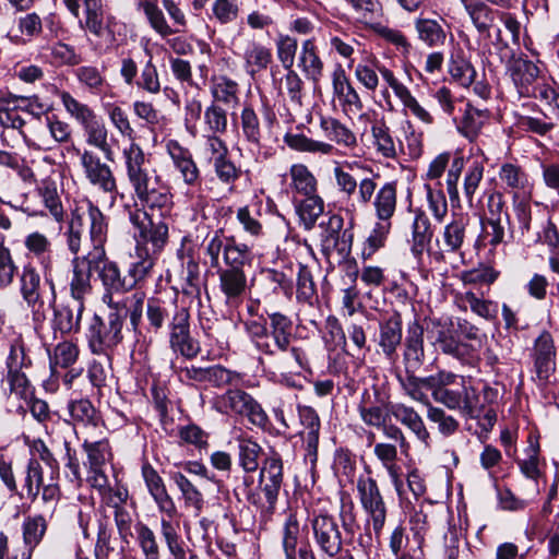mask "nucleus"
<instances>
[{
  "instance_id": "1",
  "label": "nucleus",
  "mask_w": 559,
  "mask_h": 559,
  "mask_svg": "<svg viewBox=\"0 0 559 559\" xmlns=\"http://www.w3.org/2000/svg\"><path fill=\"white\" fill-rule=\"evenodd\" d=\"M267 317L269 326L255 320L245 323L250 340L260 353V364L280 373H299L307 369L306 352L294 344L292 319L278 311L267 312Z\"/></svg>"
},
{
  "instance_id": "2",
  "label": "nucleus",
  "mask_w": 559,
  "mask_h": 559,
  "mask_svg": "<svg viewBox=\"0 0 559 559\" xmlns=\"http://www.w3.org/2000/svg\"><path fill=\"white\" fill-rule=\"evenodd\" d=\"M267 317L269 326L255 320L245 323L250 340L260 353V364L280 373H299L307 369L306 352L294 344L292 319L278 311L267 312Z\"/></svg>"
},
{
  "instance_id": "3",
  "label": "nucleus",
  "mask_w": 559,
  "mask_h": 559,
  "mask_svg": "<svg viewBox=\"0 0 559 559\" xmlns=\"http://www.w3.org/2000/svg\"><path fill=\"white\" fill-rule=\"evenodd\" d=\"M92 219L91 240L93 242L92 255H95L94 272L102 282L105 294L103 300L107 306H115L114 294H124L132 290L131 282L127 275H122L118 264L106 257L104 243L107 238L108 224L104 214L90 206Z\"/></svg>"
},
{
  "instance_id": "4",
  "label": "nucleus",
  "mask_w": 559,
  "mask_h": 559,
  "mask_svg": "<svg viewBox=\"0 0 559 559\" xmlns=\"http://www.w3.org/2000/svg\"><path fill=\"white\" fill-rule=\"evenodd\" d=\"M106 317L95 313L88 321L85 337L94 355L109 357L110 353L122 342V328L128 318L127 305L117 302L108 306Z\"/></svg>"
},
{
  "instance_id": "5",
  "label": "nucleus",
  "mask_w": 559,
  "mask_h": 559,
  "mask_svg": "<svg viewBox=\"0 0 559 559\" xmlns=\"http://www.w3.org/2000/svg\"><path fill=\"white\" fill-rule=\"evenodd\" d=\"M66 111L83 129L87 145L99 150L107 160H114V150L108 142L109 131L100 117L87 104L81 103L67 91L58 92Z\"/></svg>"
},
{
  "instance_id": "6",
  "label": "nucleus",
  "mask_w": 559,
  "mask_h": 559,
  "mask_svg": "<svg viewBox=\"0 0 559 559\" xmlns=\"http://www.w3.org/2000/svg\"><path fill=\"white\" fill-rule=\"evenodd\" d=\"M214 408L224 415L247 417L259 427L265 428L269 417L262 406L246 391L229 389L214 400Z\"/></svg>"
},
{
  "instance_id": "7",
  "label": "nucleus",
  "mask_w": 559,
  "mask_h": 559,
  "mask_svg": "<svg viewBox=\"0 0 559 559\" xmlns=\"http://www.w3.org/2000/svg\"><path fill=\"white\" fill-rule=\"evenodd\" d=\"M358 499L367 515V526L371 527L377 539L384 528L388 508L377 480L371 476H359L356 484Z\"/></svg>"
},
{
  "instance_id": "8",
  "label": "nucleus",
  "mask_w": 559,
  "mask_h": 559,
  "mask_svg": "<svg viewBox=\"0 0 559 559\" xmlns=\"http://www.w3.org/2000/svg\"><path fill=\"white\" fill-rule=\"evenodd\" d=\"M167 328L168 344L174 354L191 360L201 353V344L190 331V313L187 308H176Z\"/></svg>"
},
{
  "instance_id": "9",
  "label": "nucleus",
  "mask_w": 559,
  "mask_h": 559,
  "mask_svg": "<svg viewBox=\"0 0 559 559\" xmlns=\"http://www.w3.org/2000/svg\"><path fill=\"white\" fill-rule=\"evenodd\" d=\"M499 61L502 63L509 59L507 71L521 97L534 94L535 84L540 81V70L536 63L526 58H510L511 50L507 44L497 45Z\"/></svg>"
},
{
  "instance_id": "10",
  "label": "nucleus",
  "mask_w": 559,
  "mask_h": 559,
  "mask_svg": "<svg viewBox=\"0 0 559 559\" xmlns=\"http://www.w3.org/2000/svg\"><path fill=\"white\" fill-rule=\"evenodd\" d=\"M121 154L126 177L134 194L160 177L139 143L128 144Z\"/></svg>"
},
{
  "instance_id": "11",
  "label": "nucleus",
  "mask_w": 559,
  "mask_h": 559,
  "mask_svg": "<svg viewBox=\"0 0 559 559\" xmlns=\"http://www.w3.org/2000/svg\"><path fill=\"white\" fill-rule=\"evenodd\" d=\"M314 545L328 558H336L343 550L344 539L336 519L328 513L314 514L310 520Z\"/></svg>"
},
{
  "instance_id": "12",
  "label": "nucleus",
  "mask_w": 559,
  "mask_h": 559,
  "mask_svg": "<svg viewBox=\"0 0 559 559\" xmlns=\"http://www.w3.org/2000/svg\"><path fill=\"white\" fill-rule=\"evenodd\" d=\"M74 150L80 157V164L87 181L104 193H117V180L110 166L102 162L100 157L91 150Z\"/></svg>"
},
{
  "instance_id": "13",
  "label": "nucleus",
  "mask_w": 559,
  "mask_h": 559,
  "mask_svg": "<svg viewBox=\"0 0 559 559\" xmlns=\"http://www.w3.org/2000/svg\"><path fill=\"white\" fill-rule=\"evenodd\" d=\"M74 150L80 157V164L87 181L104 193H117V180L110 166L102 162L100 157L91 150Z\"/></svg>"
},
{
  "instance_id": "14",
  "label": "nucleus",
  "mask_w": 559,
  "mask_h": 559,
  "mask_svg": "<svg viewBox=\"0 0 559 559\" xmlns=\"http://www.w3.org/2000/svg\"><path fill=\"white\" fill-rule=\"evenodd\" d=\"M471 217L467 213H453L451 221L443 227L441 241H438L440 251L435 254L437 260H443V254L460 253L467 238V227Z\"/></svg>"
},
{
  "instance_id": "15",
  "label": "nucleus",
  "mask_w": 559,
  "mask_h": 559,
  "mask_svg": "<svg viewBox=\"0 0 559 559\" xmlns=\"http://www.w3.org/2000/svg\"><path fill=\"white\" fill-rule=\"evenodd\" d=\"M141 476L158 511L166 514L167 520L173 519L177 514V507L159 473L150 462L145 461L141 466Z\"/></svg>"
},
{
  "instance_id": "16",
  "label": "nucleus",
  "mask_w": 559,
  "mask_h": 559,
  "mask_svg": "<svg viewBox=\"0 0 559 559\" xmlns=\"http://www.w3.org/2000/svg\"><path fill=\"white\" fill-rule=\"evenodd\" d=\"M72 275L69 283L70 296L73 301L85 305V299L92 294V273L94 272L95 255L92 251L82 257H74L72 262Z\"/></svg>"
},
{
  "instance_id": "17",
  "label": "nucleus",
  "mask_w": 559,
  "mask_h": 559,
  "mask_svg": "<svg viewBox=\"0 0 559 559\" xmlns=\"http://www.w3.org/2000/svg\"><path fill=\"white\" fill-rule=\"evenodd\" d=\"M424 362V328L417 321H414L407 328L403 349L404 372L409 374L412 382H416L415 374L420 371Z\"/></svg>"
},
{
  "instance_id": "18",
  "label": "nucleus",
  "mask_w": 559,
  "mask_h": 559,
  "mask_svg": "<svg viewBox=\"0 0 559 559\" xmlns=\"http://www.w3.org/2000/svg\"><path fill=\"white\" fill-rule=\"evenodd\" d=\"M24 247L28 254L37 259L41 265L45 282L49 285L52 301H56V286L52 280V243L50 239L40 231H33L24 238Z\"/></svg>"
},
{
  "instance_id": "19",
  "label": "nucleus",
  "mask_w": 559,
  "mask_h": 559,
  "mask_svg": "<svg viewBox=\"0 0 559 559\" xmlns=\"http://www.w3.org/2000/svg\"><path fill=\"white\" fill-rule=\"evenodd\" d=\"M260 485L269 504V510L273 511L283 485V462L277 453L267 456L260 469Z\"/></svg>"
},
{
  "instance_id": "20",
  "label": "nucleus",
  "mask_w": 559,
  "mask_h": 559,
  "mask_svg": "<svg viewBox=\"0 0 559 559\" xmlns=\"http://www.w3.org/2000/svg\"><path fill=\"white\" fill-rule=\"evenodd\" d=\"M464 11L480 37L490 38L500 11L483 0H461Z\"/></svg>"
},
{
  "instance_id": "21",
  "label": "nucleus",
  "mask_w": 559,
  "mask_h": 559,
  "mask_svg": "<svg viewBox=\"0 0 559 559\" xmlns=\"http://www.w3.org/2000/svg\"><path fill=\"white\" fill-rule=\"evenodd\" d=\"M301 536L300 524L296 513L289 512L282 528V548L285 559H316V556L307 544L299 546Z\"/></svg>"
},
{
  "instance_id": "22",
  "label": "nucleus",
  "mask_w": 559,
  "mask_h": 559,
  "mask_svg": "<svg viewBox=\"0 0 559 559\" xmlns=\"http://www.w3.org/2000/svg\"><path fill=\"white\" fill-rule=\"evenodd\" d=\"M402 317L399 312H393L379 321L377 344L381 353L389 360H393L396 357V350L402 343Z\"/></svg>"
},
{
  "instance_id": "23",
  "label": "nucleus",
  "mask_w": 559,
  "mask_h": 559,
  "mask_svg": "<svg viewBox=\"0 0 559 559\" xmlns=\"http://www.w3.org/2000/svg\"><path fill=\"white\" fill-rule=\"evenodd\" d=\"M167 152L175 169L180 174L187 186L194 187L200 183V170L193 160L191 152L175 140L168 141Z\"/></svg>"
},
{
  "instance_id": "24",
  "label": "nucleus",
  "mask_w": 559,
  "mask_h": 559,
  "mask_svg": "<svg viewBox=\"0 0 559 559\" xmlns=\"http://www.w3.org/2000/svg\"><path fill=\"white\" fill-rule=\"evenodd\" d=\"M377 68L383 80L393 90L395 96L402 102L404 107L407 108L420 121L427 124H431L433 122V118L430 112L417 102L409 90L395 78L393 72L386 67L377 66Z\"/></svg>"
},
{
  "instance_id": "25",
  "label": "nucleus",
  "mask_w": 559,
  "mask_h": 559,
  "mask_svg": "<svg viewBox=\"0 0 559 559\" xmlns=\"http://www.w3.org/2000/svg\"><path fill=\"white\" fill-rule=\"evenodd\" d=\"M219 290L225 297L228 306L239 305L247 289V275L245 270L217 269Z\"/></svg>"
},
{
  "instance_id": "26",
  "label": "nucleus",
  "mask_w": 559,
  "mask_h": 559,
  "mask_svg": "<svg viewBox=\"0 0 559 559\" xmlns=\"http://www.w3.org/2000/svg\"><path fill=\"white\" fill-rule=\"evenodd\" d=\"M373 397L369 390H365L358 404V413L365 425L380 429L390 418L391 408L379 399L377 389H373Z\"/></svg>"
},
{
  "instance_id": "27",
  "label": "nucleus",
  "mask_w": 559,
  "mask_h": 559,
  "mask_svg": "<svg viewBox=\"0 0 559 559\" xmlns=\"http://www.w3.org/2000/svg\"><path fill=\"white\" fill-rule=\"evenodd\" d=\"M534 368L539 380H547L555 370L556 348L550 332L544 330L534 343Z\"/></svg>"
},
{
  "instance_id": "28",
  "label": "nucleus",
  "mask_w": 559,
  "mask_h": 559,
  "mask_svg": "<svg viewBox=\"0 0 559 559\" xmlns=\"http://www.w3.org/2000/svg\"><path fill=\"white\" fill-rule=\"evenodd\" d=\"M134 195L144 207L158 210L162 216L168 214L174 205L173 194L160 177Z\"/></svg>"
},
{
  "instance_id": "29",
  "label": "nucleus",
  "mask_w": 559,
  "mask_h": 559,
  "mask_svg": "<svg viewBox=\"0 0 559 559\" xmlns=\"http://www.w3.org/2000/svg\"><path fill=\"white\" fill-rule=\"evenodd\" d=\"M413 214L414 217L411 225L412 238L409 240L411 252L417 260H420L432 240L433 228L430 218L424 210L415 209Z\"/></svg>"
},
{
  "instance_id": "30",
  "label": "nucleus",
  "mask_w": 559,
  "mask_h": 559,
  "mask_svg": "<svg viewBox=\"0 0 559 559\" xmlns=\"http://www.w3.org/2000/svg\"><path fill=\"white\" fill-rule=\"evenodd\" d=\"M20 294L27 307L39 310L44 306L41 276L35 266H23L20 276Z\"/></svg>"
},
{
  "instance_id": "31",
  "label": "nucleus",
  "mask_w": 559,
  "mask_h": 559,
  "mask_svg": "<svg viewBox=\"0 0 559 559\" xmlns=\"http://www.w3.org/2000/svg\"><path fill=\"white\" fill-rule=\"evenodd\" d=\"M372 207L378 222L391 223L397 210L396 181H388L378 188Z\"/></svg>"
},
{
  "instance_id": "32",
  "label": "nucleus",
  "mask_w": 559,
  "mask_h": 559,
  "mask_svg": "<svg viewBox=\"0 0 559 559\" xmlns=\"http://www.w3.org/2000/svg\"><path fill=\"white\" fill-rule=\"evenodd\" d=\"M85 305L71 301L62 304L53 310V328L61 334H72L80 331Z\"/></svg>"
},
{
  "instance_id": "33",
  "label": "nucleus",
  "mask_w": 559,
  "mask_h": 559,
  "mask_svg": "<svg viewBox=\"0 0 559 559\" xmlns=\"http://www.w3.org/2000/svg\"><path fill=\"white\" fill-rule=\"evenodd\" d=\"M84 21L80 22L81 28L87 31L96 37H103L107 32L112 35L110 29V20L105 21V10L103 0H83Z\"/></svg>"
},
{
  "instance_id": "34",
  "label": "nucleus",
  "mask_w": 559,
  "mask_h": 559,
  "mask_svg": "<svg viewBox=\"0 0 559 559\" xmlns=\"http://www.w3.org/2000/svg\"><path fill=\"white\" fill-rule=\"evenodd\" d=\"M447 23L443 19L418 17L414 22L417 38L428 48H438L445 44Z\"/></svg>"
},
{
  "instance_id": "35",
  "label": "nucleus",
  "mask_w": 559,
  "mask_h": 559,
  "mask_svg": "<svg viewBox=\"0 0 559 559\" xmlns=\"http://www.w3.org/2000/svg\"><path fill=\"white\" fill-rule=\"evenodd\" d=\"M298 60L299 68L308 79L314 82L320 80L324 70V62L319 56L316 38L312 37L302 41Z\"/></svg>"
},
{
  "instance_id": "36",
  "label": "nucleus",
  "mask_w": 559,
  "mask_h": 559,
  "mask_svg": "<svg viewBox=\"0 0 559 559\" xmlns=\"http://www.w3.org/2000/svg\"><path fill=\"white\" fill-rule=\"evenodd\" d=\"M155 260V255L151 254L147 248L140 245L136 246L135 255L129 265L127 274L131 281L129 283L132 289L152 276Z\"/></svg>"
},
{
  "instance_id": "37",
  "label": "nucleus",
  "mask_w": 559,
  "mask_h": 559,
  "mask_svg": "<svg viewBox=\"0 0 559 559\" xmlns=\"http://www.w3.org/2000/svg\"><path fill=\"white\" fill-rule=\"evenodd\" d=\"M435 345L445 355L462 362L471 364V345L461 342L451 329L441 328L437 331Z\"/></svg>"
},
{
  "instance_id": "38",
  "label": "nucleus",
  "mask_w": 559,
  "mask_h": 559,
  "mask_svg": "<svg viewBox=\"0 0 559 559\" xmlns=\"http://www.w3.org/2000/svg\"><path fill=\"white\" fill-rule=\"evenodd\" d=\"M333 91L347 110L354 114L362 110V102L343 69L333 73Z\"/></svg>"
},
{
  "instance_id": "39",
  "label": "nucleus",
  "mask_w": 559,
  "mask_h": 559,
  "mask_svg": "<svg viewBox=\"0 0 559 559\" xmlns=\"http://www.w3.org/2000/svg\"><path fill=\"white\" fill-rule=\"evenodd\" d=\"M298 416L300 424L305 428L301 432L306 442L309 455H317L320 432V418L314 408L310 406H298Z\"/></svg>"
},
{
  "instance_id": "40",
  "label": "nucleus",
  "mask_w": 559,
  "mask_h": 559,
  "mask_svg": "<svg viewBox=\"0 0 559 559\" xmlns=\"http://www.w3.org/2000/svg\"><path fill=\"white\" fill-rule=\"evenodd\" d=\"M170 480L177 486L187 508H192L194 515L199 516L204 508L205 500L199 488L181 472H171Z\"/></svg>"
},
{
  "instance_id": "41",
  "label": "nucleus",
  "mask_w": 559,
  "mask_h": 559,
  "mask_svg": "<svg viewBox=\"0 0 559 559\" xmlns=\"http://www.w3.org/2000/svg\"><path fill=\"white\" fill-rule=\"evenodd\" d=\"M37 195L41 199L45 209L55 218L56 222H62L64 217V210L62 206L61 198L58 193L56 181L50 178H44L36 182L35 189Z\"/></svg>"
},
{
  "instance_id": "42",
  "label": "nucleus",
  "mask_w": 559,
  "mask_h": 559,
  "mask_svg": "<svg viewBox=\"0 0 559 559\" xmlns=\"http://www.w3.org/2000/svg\"><path fill=\"white\" fill-rule=\"evenodd\" d=\"M391 415L414 432L418 440L428 445L430 435L424 420L414 408L405 406L404 404H395L391 406Z\"/></svg>"
},
{
  "instance_id": "43",
  "label": "nucleus",
  "mask_w": 559,
  "mask_h": 559,
  "mask_svg": "<svg viewBox=\"0 0 559 559\" xmlns=\"http://www.w3.org/2000/svg\"><path fill=\"white\" fill-rule=\"evenodd\" d=\"M295 206L300 224L306 230H311L316 226L325 207L323 199L317 192L296 201Z\"/></svg>"
},
{
  "instance_id": "44",
  "label": "nucleus",
  "mask_w": 559,
  "mask_h": 559,
  "mask_svg": "<svg viewBox=\"0 0 559 559\" xmlns=\"http://www.w3.org/2000/svg\"><path fill=\"white\" fill-rule=\"evenodd\" d=\"M321 228V247L324 255L329 257L340 247L341 235L344 227V219L338 214H331L326 221L319 224Z\"/></svg>"
},
{
  "instance_id": "45",
  "label": "nucleus",
  "mask_w": 559,
  "mask_h": 559,
  "mask_svg": "<svg viewBox=\"0 0 559 559\" xmlns=\"http://www.w3.org/2000/svg\"><path fill=\"white\" fill-rule=\"evenodd\" d=\"M82 449L86 454V467H105L112 460L110 442L107 438L99 440L84 439Z\"/></svg>"
},
{
  "instance_id": "46",
  "label": "nucleus",
  "mask_w": 559,
  "mask_h": 559,
  "mask_svg": "<svg viewBox=\"0 0 559 559\" xmlns=\"http://www.w3.org/2000/svg\"><path fill=\"white\" fill-rule=\"evenodd\" d=\"M245 69L248 74L254 76L257 73L266 70L273 60L272 51L258 41H251L243 53Z\"/></svg>"
},
{
  "instance_id": "47",
  "label": "nucleus",
  "mask_w": 559,
  "mask_h": 559,
  "mask_svg": "<svg viewBox=\"0 0 559 559\" xmlns=\"http://www.w3.org/2000/svg\"><path fill=\"white\" fill-rule=\"evenodd\" d=\"M68 411L74 424H82L83 426H91L94 428L104 424L100 413L87 399L70 401L68 404Z\"/></svg>"
},
{
  "instance_id": "48",
  "label": "nucleus",
  "mask_w": 559,
  "mask_h": 559,
  "mask_svg": "<svg viewBox=\"0 0 559 559\" xmlns=\"http://www.w3.org/2000/svg\"><path fill=\"white\" fill-rule=\"evenodd\" d=\"M240 128L245 140L254 148L260 150L263 141V130L260 118L251 105H246L240 114Z\"/></svg>"
},
{
  "instance_id": "49",
  "label": "nucleus",
  "mask_w": 559,
  "mask_h": 559,
  "mask_svg": "<svg viewBox=\"0 0 559 559\" xmlns=\"http://www.w3.org/2000/svg\"><path fill=\"white\" fill-rule=\"evenodd\" d=\"M488 119L489 114L487 110H481L471 104H467L463 118L457 126V130L461 134L473 142L479 135Z\"/></svg>"
},
{
  "instance_id": "50",
  "label": "nucleus",
  "mask_w": 559,
  "mask_h": 559,
  "mask_svg": "<svg viewBox=\"0 0 559 559\" xmlns=\"http://www.w3.org/2000/svg\"><path fill=\"white\" fill-rule=\"evenodd\" d=\"M289 188L302 197L317 192L318 181L304 164H294L289 168Z\"/></svg>"
},
{
  "instance_id": "51",
  "label": "nucleus",
  "mask_w": 559,
  "mask_h": 559,
  "mask_svg": "<svg viewBox=\"0 0 559 559\" xmlns=\"http://www.w3.org/2000/svg\"><path fill=\"white\" fill-rule=\"evenodd\" d=\"M211 93L216 104L222 103L234 107L239 103V85L226 75L213 79Z\"/></svg>"
},
{
  "instance_id": "52",
  "label": "nucleus",
  "mask_w": 559,
  "mask_h": 559,
  "mask_svg": "<svg viewBox=\"0 0 559 559\" xmlns=\"http://www.w3.org/2000/svg\"><path fill=\"white\" fill-rule=\"evenodd\" d=\"M223 261L224 269L245 270V266L251 263L250 248L245 243L237 242L234 237H227Z\"/></svg>"
},
{
  "instance_id": "53",
  "label": "nucleus",
  "mask_w": 559,
  "mask_h": 559,
  "mask_svg": "<svg viewBox=\"0 0 559 559\" xmlns=\"http://www.w3.org/2000/svg\"><path fill=\"white\" fill-rule=\"evenodd\" d=\"M160 533L174 559H200L192 550L183 548L177 528L170 520L162 518Z\"/></svg>"
},
{
  "instance_id": "54",
  "label": "nucleus",
  "mask_w": 559,
  "mask_h": 559,
  "mask_svg": "<svg viewBox=\"0 0 559 559\" xmlns=\"http://www.w3.org/2000/svg\"><path fill=\"white\" fill-rule=\"evenodd\" d=\"M371 133L377 152L385 158H396V142L383 120L376 121L371 126Z\"/></svg>"
},
{
  "instance_id": "55",
  "label": "nucleus",
  "mask_w": 559,
  "mask_h": 559,
  "mask_svg": "<svg viewBox=\"0 0 559 559\" xmlns=\"http://www.w3.org/2000/svg\"><path fill=\"white\" fill-rule=\"evenodd\" d=\"M106 112L110 123L116 131L129 141V144L136 143V133L131 124L128 112L117 104H108Z\"/></svg>"
},
{
  "instance_id": "56",
  "label": "nucleus",
  "mask_w": 559,
  "mask_h": 559,
  "mask_svg": "<svg viewBox=\"0 0 559 559\" xmlns=\"http://www.w3.org/2000/svg\"><path fill=\"white\" fill-rule=\"evenodd\" d=\"M356 15L359 23L371 25L382 15L380 0H343Z\"/></svg>"
},
{
  "instance_id": "57",
  "label": "nucleus",
  "mask_w": 559,
  "mask_h": 559,
  "mask_svg": "<svg viewBox=\"0 0 559 559\" xmlns=\"http://www.w3.org/2000/svg\"><path fill=\"white\" fill-rule=\"evenodd\" d=\"M9 354L5 360L8 371L24 370L32 366V360L26 354L25 344L21 335H14L7 343Z\"/></svg>"
},
{
  "instance_id": "58",
  "label": "nucleus",
  "mask_w": 559,
  "mask_h": 559,
  "mask_svg": "<svg viewBox=\"0 0 559 559\" xmlns=\"http://www.w3.org/2000/svg\"><path fill=\"white\" fill-rule=\"evenodd\" d=\"M321 128L331 141L340 145L352 147L357 143L355 134L335 118H322Z\"/></svg>"
},
{
  "instance_id": "59",
  "label": "nucleus",
  "mask_w": 559,
  "mask_h": 559,
  "mask_svg": "<svg viewBox=\"0 0 559 559\" xmlns=\"http://www.w3.org/2000/svg\"><path fill=\"white\" fill-rule=\"evenodd\" d=\"M47 516L37 514L27 516L23 522V539L27 550L33 549L41 542L47 530Z\"/></svg>"
},
{
  "instance_id": "60",
  "label": "nucleus",
  "mask_w": 559,
  "mask_h": 559,
  "mask_svg": "<svg viewBox=\"0 0 559 559\" xmlns=\"http://www.w3.org/2000/svg\"><path fill=\"white\" fill-rule=\"evenodd\" d=\"M139 238L144 243H151L155 255L159 253L168 241V225L164 221L153 222L148 221V225L139 235Z\"/></svg>"
},
{
  "instance_id": "61",
  "label": "nucleus",
  "mask_w": 559,
  "mask_h": 559,
  "mask_svg": "<svg viewBox=\"0 0 559 559\" xmlns=\"http://www.w3.org/2000/svg\"><path fill=\"white\" fill-rule=\"evenodd\" d=\"M392 223L376 222L370 235L367 237L361 249V258L370 259L378 250L385 246Z\"/></svg>"
},
{
  "instance_id": "62",
  "label": "nucleus",
  "mask_w": 559,
  "mask_h": 559,
  "mask_svg": "<svg viewBox=\"0 0 559 559\" xmlns=\"http://www.w3.org/2000/svg\"><path fill=\"white\" fill-rule=\"evenodd\" d=\"M326 45L329 46L330 53H335L349 61V67L353 66V56L355 53V46L359 45L358 40L347 33L333 34L329 33L326 37Z\"/></svg>"
},
{
  "instance_id": "63",
  "label": "nucleus",
  "mask_w": 559,
  "mask_h": 559,
  "mask_svg": "<svg viewBox=\"0 0 559 559\" xmlns=\"http://www.w3.org/2000/svg\"><path fill=\"white\" fill-rule=\"evenodd\" d=\"M286 71L280 83V94H286L293 105L300 107L304 97V81L293 68Z\"/></svg>"
},
{
  "instance_id": "64",
  "label": "nucleus",
  "mask_w": 559,
  "mask_h": 559,
  "mask_svg": "<svg viewBox=\"0 0 559 559\" xmlns=\"http://www.w3.org/2000/svg\"><path fill=\"white\" fill-rule=\"evenodd\" d=\"M136 542L145 559H159L160 550L156 534L144 523L135 525Z\"/></svg>"
}]
</instances>
